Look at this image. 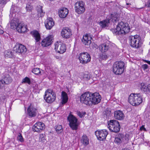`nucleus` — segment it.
Instances as JSON below:
<instances>
[{
  "label": "nucleus",
  "mask_w": 150,
  "mask_h": 150,
  "mask_svg": "<svg viewBox=\"0 0 150 150\" xmlns=\"http://www.w3.org/2000/svg\"><path fill=\"white\" fill-rule=\"evenodd\" d=\"M130 29L127 23H124L121 21L118 23L116 28L112 29L111 30L115 35H122L129 33Z\"/></svg>",
  "instance_id": "f257e3e1"
},
{
  "label": "nucleus",
  "mask_w": 150,
  "mask_h": 150,
  "mask_svg": "<svg viewBox=\"0 0 150 150\" xmlns=\"http://www.w3.org/2000/svg\"><path fill=\"white\" fill-rule=\"evenodd\" d=\"M10 27L11 29L13 30L16 29L19 33H24L27 29L24 25L21 23H19L18 20H17L16 18H14L11 21Z\"/></svg>",
  "instance_id": "f03ea898"
},
{
  "label": "nucleus",
  "mask_w": 150,
  "mask_h": 150,
  "mask_svg": "<svg viewBox=\"0 0 150 150\" xmlns=\"http://www.w3.org/2000/svg\"><path fill=\"white\" fill-rule=\"evenodd\" d=\"M128 101L133 106L139 105L142 102V97L140 93H132L129 97Z\"/></svg>",
  "instance_id": "7ed1b4c3"
},
{
  "label": "nucleus",
  "mask_w": 150,
  "mask_h": 150,
  "mask_svg": "<svg viewBox=\"0 0 150 150\" xmlns=\"http://www.w3.org/2000/svg\"><path fill=\"white\" fill-rule=\"evenodd\" d=\"M125 65V63L122 61L115 62L112 66L113 73L117 75L122 74L124 71Z\"/></svg>",
  "instance_id": "20e7f679"
},
{
  "label": "nucleus",
  "mask_w": 150,
  "mask_h": 150,
  "mask_svg": "<svg viewBox=\"0 0 150 150\" xmlns=\"http://www.w3.org/2000/svg\"><path fill=\"white\" fill-rule=\"evenodd\" d=\"M130 45L132 47L138 48L141 45V43L140 42V38L139 35L130 36L128 38Z\"/></svg>",
  "instance_id": "39448f33"
},
{
  "label": "nucleus",
  "mask_w": 150,
  "mask_h": 150,
  "mask_svg": "<svg viewBox=\"0 0 150 150\" xmlns=\"http://www.w3.org/2000/svg\"><path fill=\"white\" fill-rule=\"evenodd\" d=\"M108 127L111 132L117 133L120 130V126L117 121L113 120L108 121Z\"/></svg>",
  "instance_id": "423d86ee"
},
{
  "label": "nucleus",
  "mask_w": 150,
  "mask_h": 150,
  "mask_svg": "<svg viewBox=\"0 0 150 150\" xmlns=\"http://www.w3.org/2000/svg\"><path fill=\"white\" fill-rule=\"evenodd\" d=\"M91 93L89 92H86L82 94L80 97L81 102L86 105H91Z\"/></svg>",
  "instance_id": "0eeeda50"
},
{
  "label": "nucleus",
  "mask_w": 150,
  "mask_h": 150,
  "mask_svg": "<svg viewBox=\"0 0 150 150\" xmlns=\"http://www.w3.org/2000/svg\"><path fill=\"white\" fill-rule=\"evenodd\" d=\"M78 59L81 63L82 64H85L91 61V57L90 55L87 52H83L79 54Z\"/></svg>",
  "instance_id": "6e6552de"
},
{
  "label": "nucleus",
  "mask_w": 150,
  "mask_h": 150,
  "mask_svg": "<svg viewBox=\"0 0 150 150\" xmlns=\"http://www.w3.org/2000/svg\"><path fill=\"white\" fill-rule=\"evenodd\" d=\"M67 120L69 122V126L72 129L76 130L78 127L77 119L74 116L70 113L67 117Z\"/></svg>",
  "instance_id": "1a4fd4ad"
},
{
  "label": "nucleus",
  "mask_w": 150,
  "mask_h": 150,
  "mask_svg": "<svg viewBox=\"0 0 150 150\" xmlns=\"http://www.w3.org/2000/svg\"><path fill=\"white\" fill-rule=\"evenodd\" d=\"M56 98V95L52 90H48L45 92L44 98L47 103H51L53 102Z\"/></svg>",
  "instance_id": "9d476101"
},
{
  "label": "nucleus",
  "mask_w": 150,
  "mask_h": 150,
  "mask_svg": "<svg viewBox=\"0 0 150 150\" xmlns=\"http://www.w3.org/2000/svg\"><path fill=\"white\" fill-rule=\"evenodd\" d=\"M85 3L82 1H79L75 4V10L78 14L83 13L85 11Z\"/></svg>",
  "instance_id": "9b49d317"
},
{
  "label": "nucleus",
  "mask_w": 150,
  "mask_h": 150,
  "mask_svg": "<svg viewBox=\"0 0 150 150\" xmlns=\"http://www.w3.org/2000/svg\"><path fill=\"white\" fill-rule=\"evenodd\" d=\"M55 49L58 53L63 54L66 50L65 45L61 42H57L55 44Z\"/></svg>",
  "instance_id": "f8f14e48"
},
{
  "label": "nucleus",
  "mask_w": 150,
  "mask_h": 150,
  "mask_svg": "<svg viewBox=\"0 0 150 150\" xmlns=\"http://www.w3.org/2000/svg\"><path fill=\"white\" fill-rule=\"evenodd\" d=\"M98 139L100 141L105 139L108 134V131L106 129L98 130L95 132Z\"/></svg>",
  "instance_id": "ddd939ff"
},
{
  "label": "nucleus",
  "mask_w": 150,
  "mask_h": 150,
  "mask_svg": "<svg viewBox=\"0 0 150 150\" xmlns=\"http://www.w3.org/2000/svg\"><path fill=\"white\" fill-rule=\"evenodd\" d=\"M91 95L92 104L96 105L100 102L102 98L99 93L97 92L91 93Z\"/></svg>",
  "instance_id": "4468645a"
},
{
  "label": "nucleus",
  "mask_w": 150,
  "mask_h": 150,
  "mask_svg": "<svg viewBox=\"0 0 150 150\" xmlns=\"http://www.w3.org/2000/svg\"><path fill=\"white\" fill-rule=\"evenodd\" d=\"M37 109L30 104L27 109L28 115L31 117H35L36 116L37 112Z\"/></svg>",
  "instance_id": "2eb2a0df"
},
{
  "label": "nucleus",
  "mask_w": 150,
  "mask_h": 150,
  "mask_svg": "<svg viewBox=\"0 0 150 150\" xmlns=\"http://www.w3.org/2000/svg\"><path fill=\"white\" fill-rule=\"evenodd\" d=\"M45 128L44 124L42 122H39L35 123L33 126V130L37 132H40Z\"/></svg>",
  "instance_id": "dca6fc26"
},
{
  "label": "nucleus",
  "mask_w": 150,
  "mask_h": 150,
  "mask_svg": "<svg viewBox=\"0 0 150 150\" xmlns=\"http://www.w3.org/2000/svg\"><path fill=\"white\" fill-rule=\"evenodd\" d=\"M1 80L4 84H8L12 81V79L7 72H4L2 74Z\"/></svg>",
  "instance_id": "f3484780"
},
{
  "label": "nucleus",
  "mask_w": 150,
  "mask_h": 150,
  "mask_svg": "<svg viewBox=\"0 0 150 150\" xmlns=\"http://www.w3.org/2000/svg\"><path fill=\"white\" fill-rule=\"evenodd\" d=\"M52 35H49L43 39L41 42V44L43 47H47L50 45L52 42Z\"/></svg>",
  "instance_id": "a211bd4d"
},
{
  "label": "nucleus",
  "mask_w": 150,
  "mask_h": 150,
  "mask_svg": "<svg viewBox=\"0 0 150 150\" xmlns=\"http://www.w3.org/2000/svg\"><path fill=\"white\" fill-rule=\"evenodd\" d=\"M45 26L47 30H50L54 25V22L53 18L49 17L44 22Z\"/></svg>",
  "instance_id": "6ab92c4d"
},
{
  "label": "nucleus",
  "mask_w": 150,
  "mask_h": 150,
  "mask_svg": "<svg viewBox=\"0 0 150 150\" xmlns=\"http://www.w3.org/2000/svg\"><path fill=\"white\" fill-rule=\"evenodd\" d=\"M61 35L63 38H69L72 35L71 30L67 27L64 28L61 31Z\"/></svg>",
  "instance_id": "aec40b11"
},
{
  "label": "nucleus",
  "mask_w": 150,
  "mask_h": 150,
  "mask_svg": "<svg viewBox=\"0 0 150 150\" xmlns=\"http://www.w3.org/2000/svg\"><path fill=\"white\" fill-rule=\"evenodd\" d=\"M91 39L92 38L90 35L88 34H86L83 35V39L81 40L83 43L85 45H89L91 43Z\"/></svg>",
  "instance_id": "412c9836"
},
{
  "label": "nucleus",
  "mask_w": 150,
  "mask_h": 150,
  "mask_svg": "<svg viewBox=\"0 0 150 150\" xmlns=\"http://www.w3.org/2000/svg\"><path fill=\"white\" fill-rule=\"evenodd\" d=\"M16 52L20 54H24L27 50L26 47L21 44H18L16 46Z\"/></svg>",
  "instance_id": "4be33fe9"
},
{
  "label": "nucleus",
  "mask_w": 150,
  "mask_h": 150,
  "mask_svg": "<svg viewBox=\"0 0 150 150\" xmlns=\"http://www.w3.org/2000/svg\"><path fill=\"white\" fill-rule=\"evenodd\" d=\"M68 13L69 11L66 8H63L59 11L58 13L60 17L64 18L67 16Z\"/></svg>",
  "instance_id": "5701e85b"
},
{
  "label": "nucleus",
  "mask_w": 150,
  "mask_h": 150,
  "mask_svg": "<svg viewBox=\"0 0 150 150\" xmlns=\"http://www.w3.org/2000/svg\"><path fill=\"white\" fill-rule=\"evenodd\" d=\"M114 114V116L115 118L118 120H122L125 117L123 113L120 110L115 111Z\"/></svg>",
  "instance_id": "b1692460"
},
{
  "label": "nucleus",
  "mask_w": 150,
  "mask_h": 150,
  "mask_svg": "<svg viewBox=\"0 0 150 150\" xmlns=\"http://www.w3.org/2000/svg\"><path fill=\"white\" fill-rule=\"evenodd\" d=\"M30 34L34 38L36 42H40L41 39L40 35L37 30H34L32 31Z\"/></svg>",
  "instance_id": "393cba45"
},
{
  "label": "nucleus",
  "mask_w": 150,
  "mask_h": 150,
  "mask_svg": "<svg viewBox=\"0 0 150 150\" xmlns=\"http://www.w3.org/2000/svg\"><path fill=\"white\" fill-rule=\"evenodd\" d=\"M109 48V45L107 44L104 43L99 46V49L102 52H105L107 51Z\"/></svg>",
  "instance_id": "a878e982"
},
{
  "label": "nucleus",
  "mask_w": 150,
  "mask_h": 150,
  "mask_svg": "<svg viewBox=\"0 0 150 150\" xmlns=\"http://www.w3.org/2000/svg\"><path fill=\"white\" fill-rule=\"evenodd\" d=\"M110 22V20L109 18L100 21L99 22V25L102 28L108 27Z\"/></svg>",
  "instance_id": "bb28decb"
},
{
  "label": "nucleus",
  "mask_w": 150,
  "mask_h": 150,
  "mask_svg": "<svg viewBox=\"0 0 150 150\" xmlns=\"http://www.w3.org/2000/svg\"><path fill=\"white\" fill-rule=\"evenodd\" d=\"M4 55L5 57L7 58H12L15 57L14 52L10 50L5 51L4 52Z\"/></svg>",
  "instance_id": "cd10ccee"
},
{
  "label": "nucleus",
  "mask_w": 150,
  "mask_h": 150,
  "mask_svg": "<svg viewBox=\"0 0 150 150\" xmlns=\"http://www.w3.org/2000/svg\"><path fill=\"white\" fill-rule=\"evenodd\" d=\"M81 142L84 145L86 146L89 144V139L86 134H83L81 139Z\"/></svg>",
  "instance_id": "c85d7f7f"
},
{
  "label": "nucleus",
  "mask_w": 150,
  "mask_h": 150,
  "mask_svg": "<svg viewBox=\"0 0 150 150\" xmlns=\"http://www.w3.org/2000/svg\"><path fill=\"white\" fill-rule=\"evenodd\" d=\"M62 104L66 103L68 99L67 93L65 92L62 91Z\"/></svg>",
  "instance_id": "c756f323"
},
{
  "label": "nucleus",
  "mask_w": 150,
  "mask_h": 150,
  "mask_svg": "<svg viewBox=\"0 0 150 150\" xmlns=\"http://www.w3.org/2000/svg\"><path fill=\"white\" fill-rule=\"evenodd\" d=\"M37 11L38 17H41L44 16L45 12H43L42 9V6H39L38 7Z\"/></svg>",
  "instance_id": "7c9ffc66"
},
{
  "label": "nucleus",
  "mask_w": 150,
  "mask_h": 150,
  "mask_svg": "<svg viewBox=\"0 0 150 150\" xmlns=\"http://www.w3.org/2000/svg\"><path fill=\"white\" fill-rule=\"evenodd\" d=\"M140 88L141 91L144 92H146L148 91V85L146 86L144 83L140 84Z\"/></svg>",
  "instance_id": "2f4dec72"
},
{
  "label": "nucleus",
  "mask_w": 150,
  "mask_h": 150,
  "mask_svg": "<svg viewBox=\"0 0 150 150\" xmlns=\"http://www.w3.org/2000/svg\"><path fill=\"white\" fill-rule=\"evenodd\" d=\"M91 78L90 74L88 72H85L83 75V79L87 81Z\"/></svg>",
  "instance_id": "473e14b6"
},
{
  "label": "nucleus",
  "mask_w": 150,
  "mask_h": 150,
  "mask_svg": "<svg viewBox=\"0 0 150 150\" xmlns=\"http://www.w3.org/2000/svg\"><path fill=\"white\" fill-rule=\"evenodd\" d=\"M55 129L58 133H61L62 131V128L61 125H57L55 126Z\"/></svg>",
  "instance_id": "72a5a7b5"
},
{
  "label": "nucleus",
  "mask_w": 150,
  "mask_h": 150,
  "mask_svg": "<svg viewBox=\"0 0 150 150\" xmlns=\"http://www.w3.org/2000/svg\"><path fill=\"white\" fill-rule=\"evenodd\" d=\"M76 114L80 117L82 118L86 115V112L84 111H79L77 110L76 112Z\"/></svg>",
  "instance_id": "f704fd0d"
},
{
  "label": "nucleus",
  "mask_w": 150,
  "mask_h": 150,
  "mask_svg": "<svg viewBox=\"0 0 150 150\" xmlns=\"http://www.w3.org/2000/svg\"><path fill=\"white\" fill-rule=\"evenodd\" d=\"M17 138L18 140L21 143L23 142L24 141V139L20 133H18V134Z\"/></svg>",
  "instance_id": "c9c22d12"
},
{
  "label": "nucleus",
  "mask_w": 150,
  "mask_h": 150,
  "mask_svg": "<svg viewBox=\"0 0 150 150\" xmlns=\"http://www.w3.org/2000/svg\"><path fill=\"white\" fill-rule=\"evenodd\" d=\"M40 68H36L32 69V72L35 74L38 75L41 73Z\"/></svg>",
  "instance_id": "e433bc0d"
},
{
  "label": "nucleus",
  "mask_w": 150,
  "mask_h": 150,
  "mask_svg": "<svg viewBox=\"0 0 150 150\" xmlns=\"http://www.w3.org/2000/svg\"><path fill=\"white\" fill-rule=\"evenodd\" d=\"M99 58L101 59H106L108 58V56L105 53H102L99 55Z\"/></svg>",
  "instance_id": "4c0bfd02"
},
{
  "label": "nucleus",
  "mask_w": 150,
  "mask_h": 150,
  "mask_svg": "<svg viewBox=\"0 0 150 150\" xmlns=\"http://www.w3.org/2000/svg\"><path fill=\"white\" fill-rule=\"evenodd\" d=\"M22 83H27L29 84H30V81L29 78L26 77L23 79Z\"/></svg>",
  "instance_id": "58836bf2"
},
{
  "label": "nucleus",
  "mask_w": 150,
  "mask_h": 150,
  "mask_svg": "<svg viewBox=\"0 0 150 150\" xmlns=\"http://www.w3.org/2000/svg\"><path fill=\"white\" fill-rule=\"evenodd\" d=\"M105 114L107 116L109 117L111 116V111L108 109H106L105 111Z\"/></svg>",
  "instance_id": "ea45409f"
},
{
  "label": "nucleus",
  "mask_w": 150,
  "mask_h": 150,
  "mask_svg": "<svg viewBox=\"0 0 150 150\" xmlns=\"http://www.w3.org/2000/svg\"><path fill=\"white\" fill-rule=\"evenodd\" d=\"M39 139L41 142H45V139L43 134L40 135Z\"/></svg>",
  "instance_id": "a19ab883"
},
{
  "label": "nucleus",
  "mask_w": 150,
  "mask_h": 150,
  "mask_svg": "<svg viewBox=\"0 0 150 150\" xmlns=\"http://www.w3.org/2000/svg\"><path fill=\"white\" fill-rule=\"evenodd\" d=\"M115 142L117 144H120L121 143V140L120 138L116 137L115 139Z\"/></svg>",
  "instance_id": "79ce46f5"
},
{
  "label": "nucleus",
  "mask_w": 150,
  "mask_h": 150,
  "mask_svg": "<svg viewBox=\"0 0 150 150\" xmlns=\"http://www.w3.org/2000/svg\"><path fill=\"white\" fill-rule=\"evenodd\" d=\"M33 7L30 6V5L28 4L26 6V9L28 11H31Z\"/></svg>",
  "instance_id": "37998d69"
},
{
  "label": "nucleus",
  "mask_w": 150,
  "mask_h": 150,
  "mask_svg": "<svg viewBox=\"0 0 150 150\" xmlns=\"http://www.w3.org/2000/svg\"><path fill=\"white\" fill-rule=\"evenodd\" d=\"M140 129L141 131H146V128L144 127V125H142L141 127H140Z\"/></svg>",
  "instance_id": "c03bdc74"
},
{
  "label": "nucleus",
  "mask_w": 150,
  "mask_h": 150,
  "mask_svg": "<svg viewBox=\"0 0 150 150\" xmlns=\"http://www.w3.org/2000/svg\"><path fill=\"white\" fill-rule=\"evenodd\" d=\"M148 67L147 64H144L142 66V68L144 70H145L148 68Z\"/></svg>",
  "instance_id": "a18cd8bd"
},
{
  "label": "nucleus",
  "mask_w": 150,
  "mask_h": 150,
  "mask_svg": "<svg viewBox=\"0 0 150 150\" xmlns=\"http://www.w3.org/2000/svg\"><path fill=\"white\" fill-rule=\"evenodd\" d=\"M145 6L147 7H150V0H148L147 3L145 4Z\"/></svg>",
  "instance_id": "49530a36"
},
{
  "label": "nucleus",
  "mask_w": 150,
  "mask_h": 150,
  "mask_svg": "<svg viewBox=\"0 0 150 150\" xmlns=\"http://www.w3.org/2000/svg\"><path fill=\"white\" fill-rule=\"evenodd\" d=\"M1 80H0V89H2L3 87V85H4Z\"/></svg>",
  "instance_id": "de8ad7c7"
},
{
  "label": "nucleus",
  "mask_w": 150,
  "mask_h": 150,
  "mask_svg": "<svg viewBox=\"0 0 150 150\" xmlns=\"http://www.w3.org/2000/svg\"><path fill=\"white\" fill-rule=\"evenodd\" d=\"M148 91L150 92V84L148 85Z\"/></svg>",
  "instance_id": "09e8293b"
},
{
  "label": "nucleus",
  "mask_w": 150,
  "mask_h": 150,
  "mask_svg": "<svg viewBox=\"0 0 150 150\" xmlns=\"http://www.w3.org/2000/svg\"><path fill=\"white\" fill-rule=\"evenodd\" d=\"M0 1H1V3L4 4L5 3V2L6 1V0H0Z\"/></svg>",
  "instance_id": "8fccbe9b"
},
{
  "label": "nucleus",
  "mask_w": 150,
  "mask_h": 150,
  "mask_svg": "<svg viewBox=\"0 0 150 150\" xmlns=\"http://www.w3.org/2000/svg\"><path fill=\"white\" fill-rule=\"evenodd\" d=\"M145 62H146L149 64L150 65V61H148V60H145L144 61Z\"/></svg>",
  "instance_id": "3c124183"
},
{
  "label": "nucleus",
  "mask_w": 150,
  "mask_h": 150,
  "mask_svg": "<svg viewBox=\"0 0 150 150\" xmlns=\"http://www.w3.org/2000/svg\"><path fill=\"white\" fill-rule=\"evenodd\" d=\"M121 150H130V149H128L127 148H125L124 149H122Z\"/></svg>",
  "instance_id": "603ef678"
},
{
  "label": "nucleus",
  "mask_w": 150,
  "mask_h": 150,
  "mask_svg": "<svg viewBox=\"0 0 150 150\" xmlns=\"http://www.w3.org/2000/svg\"><path fill=\"white\" fill-rule=\"evenodd\" d=\"M14 15H15V14L13 13V14L12 15L11 14V13H10V14L9 15V16H10V17H13V16Z\"/></svg>",
  "instance_id": "864d4df0"
},
{
  "label": "nucleus",
  "mask_w": 150,
  "mask_h": 150,
  "mask_svg": "<svg viewBox=\"0 0 150 150\" xmlns=\"http://www.w3.org/2000/svg\"><path fill=\"white\" fill-rule=\"evenodd\" d=\"M3 32H4L2 30L0 31V33H1V34H3Z\"/></svg>",
  "instance_id": "5fc2aeb1"
},
{
  "label": "nucleus",
  "mask_w": 150,
  "mask_h": 150,
  "mask_svg": "<svg viewBox=\"0 0 150 150\" xmlns=\"http://www.w3.org/2000/svg\"><path fill=\"white\" fill-rule=\"evenodd\" d=\"M111 17H113V15L112 14H111Z\"/></svg>",
  "instance_id": "6e6d98bb"
},
{
  "label": "nucleus",
  "mask_w": 150,
  "mask_h": 150,
  "mask_svg": "<svg viewBox=\"0 0 150 150\" xmlns=\"http://www.w3.org/2000/svg\"><path fill=\"white\" fill-rule=\"evenodd\" d=\"M129 4V3H127V5H128Z\"/></svg>",
  "instance_id": "4d7b16f0"
}]
</instances>
